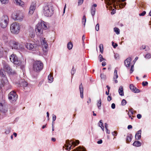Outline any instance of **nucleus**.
<instances>
[{"label": "nucleus", "instance_id": "nucleus-41", "mask_svg": "<svg viewBox=\"0 0 151 151\" xmlns=\"http://www.w3.org/2000/svg\"><path fill=\"white\" fill-rule=\"evenodd\" d=\"M56 119V116L54 115L53 114L52 115V124H54V121Z\"/></svg>", "mask_w": 151, "mask_h": 151}, {"label": "nucleus", "instance_id": "nucleus-64", "mask_svg": "<svg viewBox=\"0 0 151 151\" xmlns=\"http://www.w3.org/2000/svg\"><path fill=\"white\" fill-rule=\"evenodd\" d=\"M52 141L53 142H55L56 141V139L54 138H52L51 139Z\"/></svg>", "mask_w": 151, "mask_h": 151}, {"label": "nucleus", "instance_id": "nucleus-12", "mask_svg": "<svg viewBox=\"0 0 151 151\" xmlns=\"http://www.w3.org/2000/svg\"><path fill=\"white\" fill-rule=\"evenodd\" d=\"M10 47H22V45L20 44L14 40H11L9 42Z\"/></svg>", "mask_w": 151, "mask_h": 151}, {"label": "nucleus", "instance_id": "nucleus-14", "mask_svg": "<svg viewBox=\"0 0 151 151\" xmlns=\"http://www.w3.org/2000/svg\"><path fill=\"white\" fill-rule=\"evenodd\" d=\"M7 108L4 104L0 103V111L3 113H6L7 111Z\"/></svg>", "mask_w": 151, "mask_h": 151}, {"label": "nucleus", "instance_id": "nucleus-40", "mask_svg": "<svg viewBox=\"0 0 151 151\" xmlns=\"http://www.w3.org/2000/svg\"><path fill=\"white\" fill-rule=\"evenodd\" d=\"M67 47H73V45L72 43L71 42H69L67 44Z\"/></svg>", "mask_w": 151, "mask_h": 151}, {"label": "nucleus", "instance_id": "nucleus-30", "mask_svg": "<svg viewBox=\"0 0 151 151\" xmlns=\"http://www.w3.org/2000/svg\"><path fill=\"white\" fill-rule=\"evenodd\" d=\"M118 77L117 74H114V76L113 78V80L115 82V83H118V81L116 80V79L118 78Z\"/></svg>", "mask_w": 151, "mask_h": 151}, {"label": "nucleus", "instance_id": "nucleus-19", "mask_svg": "<svg viewBox=\"0 0 151 151\" xmlns=\"http://www.w3.org/2000/svg\"><path fill=\"white\" fill-rule=\"evenodd\" d=\"M41 42L42 47H48V44L45 40V38L41 40Z\"/></svg>", "mask_w": 151, "mask_h": 151}, {"label": "nucleus", "instance_id": "nucleus-46", "mask_svg": "<svg viewBox=\"0 0 151 151\" xmlns=\"http://www.w3.org/2000/svg\"><path fill=\"white\" fill-rule=\"evenodd\" d=\"M76 70L74 69V67H73L71 71L72 75H73L75 73Z\"/></svg>", "mask_w": 151, "mask_h": 151}, {"label": "nucleus", "instance_id": "nucleus-47", "mask_svg": "<svg viewBox=\"0 0 151 151\" xmlns=\"http://www.w3.org/2000/svg\"><path fill=\"white\" fill-rule=\"evenodd\" d=\"M112 45L113 46V47H116L118 46V45L116 43H114L113 42H112Z\"/></svg>", "mask_w": 151, "mask_h": 151}, {"label": "nucleus", "instance_id": "nucleus-61", "mask_svg": "<svg viewBox=\"0 0 151 151\" xmlns=\"http://www.w3.org/2000/svg\"><path fill=\"white\" fill-rule=\"evenodd\" d=\"M132 128V126L131 125H129L128 126L127 128L128 129H131Z\"/></svg>", "mask_w": 151, "mask_h": 151}, {"label": "nucleus", "instance_id": "nucleus-54", "mask_svg": "<svg viewBox=\"0 0 151 151\" xmlns=\"http://www.w3.org/2000/svg\"><path fill=\"white\" fill-rule=\"evenodd\" d=\"M137 118L138 119H140L142 117V116H141V114H138L137 115Z\"/></svg>", "mask_w": 151, "mask_h": 151}, {"label": "nucleus", "instance_id": "nucleus-28", "mask_svg": "<svg viewBox=\"0 0 151 151\" xmlns=\"http://www.w3.org/2000/svg\"><path fill=\"white\" fill-rule=\"evenodd\" d=\"M86 17L85 15H84L82 19V24L84 25V26L85 27V24L86 22Z\"/></svg>", "mask_w": 151, "mask_h": 151}, {"label": "nucleus", "instance_id": "nucleus-52", "mask_svg": "<svg viewBox=\"0 0 151 151\" xmlns=\"http://www.w3.org/2000/svg\"><path fill=\"white\" fill-rule=\"evenodd\" d=\"M112 134L114 136H116L117 135V133L116 131H114L112 132Z\"/></svg>", "mask_w": 151, "mask_h": 151}, {"label": "nucleus", "instance_id": "nucleus-32", "mask_svg": "<svg viewBox=\"0 0 151 151\" xmlns=\"http://www.w3.org/2000/svg\"><path fill=\"white\" fill-rule=\"evenodd\" d=\"M101 99H100V100L98 101L97 103V105L98 107V108L99 109H101Z\"/></svg>", "mask_w": 151, "mask_h": 151}, {"label": "nucleus", "instance_id": "nucleus-57", "mask_svg": "<svg viewBox=\"0 0 151 151\" xmlns=\"http://www.w3.org/2000/svg\"><path fill=\"white\" fill-rule=\"evenodd\" d=\"M99 122L100 123V124H99V126L100 125V126L101 127H102L103 126V124L102 122V121L101 120H100L99 121Z\"/></svg>", "mask_w": 151, "mask_h": 151}, {"label": "nucleus", "instance_id": "nucleus-58", "mask_svg": "<svg viewBox=\"0 0 151 151\" xmlns=\"http://www.w3.org/2000/svg\"><path fill=\"white\" fill-rule=\"evenodd\" d=\"M98 144H101L102 142V140L101 139H100L97 142Z\"/></svg>", "mask_w": 151, "mask_h": 151}, {"label": "nucleus", "instance_id": "nucleus-50", "mask_svg": "<svg viewBox=\"0 0 151 151\" xmlns=\"http://www.w3.org/2000/svg\"><path fill=\"white\" fill-rule=\"evenodd\" d=\"M99 23H97L96 26V28H95V29L97 31H98L99 30Z\"/></svg>", "mask_w": 151, "mask_h": 151}, {"label": "nucleus", "instance_id": "nucleus-17", "mask_svg": "<svg viewBox=\"0 0 151 151\" xmlns=\"http://www.w3.org/2000/svg\"><path fill=\"white\" fill-rule=\"evenodd\" d=\"M141 132L142 131L141 130H139L137 132L135 135V138L136 139L139 140L140 139L141 137Z\"/></svg>", "mask_w": 151, "mask_h": 151}, {"label": "nucleus", "instance_id": "nucleus-9", "mask_svg": "<svg viewBox=\"0 0 151 151\" xmlns=\"http://www.w3.org/2000/svg\"><path fill=\"white\" fill-rule=\"evenodd\" d=\"M10 59L11 62L19 66L21 64V62L18 59L17 56L14 54H12L10 57Z\"/></svg>", "mask_w": 151, "mask_h": 151}, {"label": "nucleus", "instance_id": "nucleus-36", "mask_svg": "<svg viewBox=\"0 0 151 151\" xmlns=\"http://www.w3.org/2000/svg\"><path fill=\"white\" fill-rule=\"evenodd\" d=\"M127 103L126 101L124 99H123L122 101L121 104L122 106H124Z\"/></svg>", "mask_w": 151, "mask_h": 151}, {"label": "nucleus", "instance_id": "nucleus-38", "mask_svg": "<svg viewBox=\"0 0 151 151\" xmlns=\"http://www.w3.org/2000/svg\"><path fill=\"white\" fill-rule=\"evenodd\" d=\"M4 52L3 49H0V57H2L4 55Z\"/></svg>", "mask_w": 151, "mask_h": 151}, {"label": "nucleus", "instance_id": "nucleus-44", "mask_svg": "<svg viewBox=\"0 0 151 151\" xmlns=\"http://www.w3.org/2000/svg\"><path fill=\"white\" fill-rule=\"evenodd\" d=\"M142 84L143 86H145L147 85L148 83L147 81H143L142 83Z\"/></svg>", "mask_w": 151, "mask_h": 151}, {"label": "nucleus", "instance_id": "nucleus-7", "mask_svg": "<svg viewBox=\"0 0 151 151\" xmlns=\"http://www.w3.org/2000/svg\"><path fill=\"white\" fill-rule=\"evenodd\" d=\"M20 27L19 24L16 22L13 23L11 25L10 29L12 32L14 34H18L19 32Z\"/></svg>", "mask_w": 151, "mask_h": 151}, {"label": "nucleus", "instance_id": "nucleus-48", "mask_svg": "<svg viewBox=\"0 0 151 151\" xmlns=\"http://www.w3.org/2000/svg\"><path fill=\"white\" fill-rule=\"evenodd\" d=\"M83 0H78V5H81L83 4Z\"/></svg>", "mask_w": 151, "mask_h": 151}, {"label": "nucleus", "instance_id": "nucleus-33", "mask_svg": "<svg viewBox=\"0 0 151 151\" xmlns=\"http://www.w3.org/2000/svg\"><path fill=\"white\" fill-rule=\"evenodd\" d=\"M21 85L23 87H26L27 86L28 83L27 82L25 81H24L22 82Z\"/></svg>", "mask_w": 151, "mask_h": 151}, {"label": "nucleus", "instance_id": "nucleus-11", "mask_svg": "<svg viewBox=\"0 0 151 151\" xmlns=\"http://www.w3.org/2000/svg\"><path fill=\"white\" fill-rule=\"evenodd\" d=\"M12 17L13 19L15 20L21 21L23 19L24 16L22 13L19 12L16 13V14H12Z\"/></svg>", "mask_w": 151, "mask_h": 151}, {"label": "nucleus", "instance_id": "nucleus-51", "mask_svg": "<svg viewBox=\"0 0 151 151\" xmlns=\"http://www.w3.org/2000/svg\"><path fill=\"white\" fill-rule=\"evenodd\" d=\"M112 99V97L110 96H109L107 97V100L109 101H111Z\"/></svg>", "mask_w": 151, "mask_h": 151}, {"label": "nucleus", "instance_id": "nucleus-20", "mask_svg": "<svg viewBox=\"0 0 151 151\" xmlns=\"http://www.w3.org/2000/svg\"><path fill=\"white\" fill-rule=\"evenodd\" d=\"M0 75L1 77H3L2 79H6V75L5 72L3 69H1L0 70Z\"/></svg>", "mask_w": 151, "mask_h": 151}, {"label": "nucleus", "instance_id": "nucleus-23", "mask_svg": "<svg viewBox=\"0 0 151 151\" xmlns=\"http://www.w3.org/2000/svg\"><path fill=\"white\" fill-rule=\"evenodd\" d=\"M79 90H80V92L81 97L82 99L83 97V86H82V83H81L79 86Z\"/></svg>", "mask_w": 151, "mask_h": 151}, {"label": "nucleus", "instance_id": "nucleus-6", "mask_svg": "<svg viewBox=\"0 0 151 151\" xmlns=\"http://www.w3.org/2000/svg\"><path fill=\"white\" fill-rule=\"evenodd\" d=\"M2 64L4 70L10 75H14L16 74V72L15 71L13 70L8 64L5 61H2Z\"/></svg>", "mask_w": 151, "mask_h": 151}, {"label": "nucleus", "instance_id": "nucleus-3", "mask_svg": "<svg viewBox=\"0 0 151 151\" xmlns=\"http://www.w3.org/2000/svg\"><path fill=\"white\" fill-rule=\"evenodd\" d=\"M47 29L46 23L42 21L40 22H39L36 25L35 31L37 35L39 36L42 34L43 29L46 30Z\"/></svg>", "mask_w": 151, "mask_h": 151}, {"label": "nucleus", "instance_id": "nucleus-26", "mask_svg": "<svg viewBox=\"0 0 151 151\" xmlns=\"http://www.w3.org/2000/svg\"><path fill=\"white\" fill-rule=\"evenodd\" d=\"M119 92L120 95L121 96H123L124 95L123 88L122 86H120L119 89Z\"/></svg>", "mask_w": 151, "mask_h": 151}, {"label": "nucleus", "instance_id": "nucleus-55", "mask_svg": "<svg viewBox=\"0 0 151 151\" xmlns=\"http://www.w3.org/2000/svg\"><path fill=\"white\" fill-rule=\"evenodd\" d=\"M111 107L112 109H114L115 107V105L114 103H112L111 105Z\"/></svg>", "mask_w": 151, "mask_h": 151}, {"label": "nucleus", "instance_id": "nucleus-49", "mask_svg": "<svg viewBox=\"0 0 151 151\" xmlns=\"http://www.w3.org/2000/svg\"><path fill=\"white\" fill-rule=\"evenodd\" d=\"M146 14V12L145 11H143L142 13L139 14V16H144Z\"/></svg>", "mask_w": 151, "mask_h": 151}, {"label": "nucleus", "instance_id": "nucleus-34", "mask_svg": "<svg viewBox=\"0 0 151 151\" xmlns=\"http://www.w3.org/2000/svg\"><path fill=\"white\" fill-rule=\"evenodd\" d=\"M99 61L100 62H101L105 60V59L102 56L101 54H100L99 55Z\"/></svg>", "mask_w": 151, "mask_h": 151}, {"label": "nucleus", "instance_id": "nucleus-21", "mask_svg": "<svg viewBox=\"0 0 151 151\" xmlns=\"http://www.w3.org/2000/svg\"><path fill=\"white\" fill-rule=\"evenodd\" d=\"M132 135L131 134H128L127 136L126 141L127 143H129L132 140Z\"/></svg>", "mask_w": 151, "mask_h": 151}, {"label": "nucleus", "instance_id": "nucleus-16", "mask_svg": "<svg viewBox=\"0 0 151 151\" xmlns=\"http://www.w3.org/2000/svg\"><path fill=\"white\" fill-rule=\"evenodd\" d=\"M129 88L130 90L134 93H138L140 91L139 90L134 86L132 84L129 85Z\"/></svg>", "mask_w": 151, "mask_h": 151}, {"label": "nucleus", "instance_id": "nucleus-10", "mask_svg": "<svg viewBox=\"0 0 151 151\" xmlns=\"http://www.w3.org/2000/svg\"><path fill=\"white\" fill-rule=\"evenodd\" d=\"M79 141L78 140H76V142H72L69 141V140H67L66 141V145H65V147H67V149L68 150H70L71 148V147L72 145L76 146L79 143Z\"/></svg>", "mask_w": 151, "mask_h": 151}, {"label": "nucleus", "instance_id": "nucleus-56", "mask_svg": "<svg viewBox=\"0 0 151 151\" xmlns=\"http://www.w3.org/2000/svg\"><path fill=\"white\" fill-rule=\"evenodd\" d=\"M116 13V10L115 9H113L111 12L112 14H114Z\"/></svg>", "mask_w": 151, "mask_h": 151}, {"label": "nucleus", "instance_id": "nucleus-37", "mask_svg": "<svg viewBox=\"0 0 151 151\" xmlns=\"http://www.w3.org/2000/svg\"><path fill=\"white\" fill-rule=\"evenodd\" d=\"M0 1L2 4H6L9 2V0H0Z\"/></svg>", "mask_w": 151, "mask_h": 151}, {"label": "nucleus", "instance_id": "nucleus-27", "mask_svg": "<svg viewBox=\"0 0 151 151\" xmlns=\"http://www.w3.org/2000/svg\"><path fill=\"white\" fill-rule=\"evenodd\" d=\"M2 39L4 41L5 43H6L8 42V38L6 34H4L2 36Z\"/></svg>", "mask_w": 151, "mask_h": 151}, {"label": "nucleus", "instance_id": "nucleus-39", "mask_svg": "<svg viewBox=\"0 0 151 151\" xmlns=\"http://www.w3.org/2000/svg\"><path fill=\"white\" fill-rule=\"evenodd\" d=\"M11 129L10 128H7L5 131V133L6 134H9L11 132Z\"/></svg>", "mask_w": 151, "mask_h": 151}, {"label": "nucleus", "instance_id": "nucleus-1", "mask_svg": "<svg viewBox=\"0 0 151 151\" xmlns=\"http://www.w3.org/2000/svg\"><path fill=\"white\" fill-rule=\"evenodd\" d=\"M52 6L49 3H45L43 5L42 12L43 15L47 17H50L53 14Z\"/></svg>", "mask_w": 151, "mask_h": 151}, {"label": "nucleus", "instance_id": "nucleus-22", "mask_svg": "<svg viewBox=\"0 0 151 151\" xmlns=\"http://www.w3.org/2000/svg\"><path fill=\"white\" fill-rule=\"evenodd\" d=\"M24 46L25 47H36L37 46L35 44L31 43H30L27 42L24 44Z\"/></svg>", "mask_w": 151, "mask_h": 151}, {"label": "nucleus", "instance_id": "nucleus-8", "mask_svg": "<svg viewBox=\"0 0 151 151\" xmlns=\"http://www.w3.org/2000/svg\"><path fill=\"white\" fill-rule=\"evenodd\" d=\"M9 100L11 102H15L18 98V95L14 91H12L8 95Z\"/></svg>", "mask_w": 151, "mask_h": 151}, {"label": "nucleus", "instance_id": "nucleus-59", "mask_svg": "<svg viewBox=\"0 0 151 151\" xmlns=\"http://www.w3.org/2000/svg\"><path fill=\"white\" fill-rule=\"evenodd\" d=\"M100 49V51L101 53H102L103 52L104 48H99Z\"/></svg>", "mask_w": 151, "mask_h": 151}, {"label": "nucleus", "instance_id": "nucleus-25", "mask_svg": "<svg viewBox=\"0 0 151 151\" xmlns=\"http://www.w3.org/2000/svg\"><path fill=\"white\" fill-rule=\"evenodd\" d=\"M141 143L139 141H135L133 144V145L136 147H139L141 145Z\"/></svg>", "mask_w": 151, "mask_h": 151}, {"label": "nucleus", "instance_id": "nucleus-29", "mask_svg": "<svg viewBox=\"0 0 151 151\" xmlns=\"http://www.w3.org/2000/svg\"><path fill=\"white\" fill-rule=\"evenodd\" d=\"M48 79L49 82L50 83H52L53 81V77L50 74L48 76Z\"/></svg>", "mask_w": 151, "mask_h": 151}, {"label": "nucleus", "instance_id": "nucleus-35", "mask_svg": "<svg viewBox=\"0 0 151 151\" xmlns=\"http://www.w3.org/2000/svg\"><path fill=\"white\" fill-rule=\"evenodd\" d=\"M77 151H86V150L85 148L79 147Z\"/></svg>", "mask_w": 151, "mask_h": 151}, {"label": "nucleus", "instance_id": "nucleus-4", "mask_svg": "<svg viewBox=\"0 0 151 151\" xmlns=\"http://www.w3.org/2000/svg\"><path fill=\"white\" fill-rule=\"evenodd\" d=\"M43 63L40 60L35 61L33 64V70L36 72H39L43 69Z\"/></svg>", "mask_w": 151, "mask_h": 151}, {"label": "nucleus", "instance_id": "nucleus-5", "mask_svg": "<svg viewBox=\"0 0 151 151\" xmlns=\"http://www.w3.org/2000/svg\"><path fill=\"white\" fill-rule=\"evenodd\" d=\"M9 23V19L6 15H3L0 19V25L1 28H5L6 27Z\"/></svg>", "mask_w": 151, "mask_h": 151}, {"label": "nucleus", "instance_id": "nucleus-2", "mask_svg": "<svg viewBox=\"0 0 151 151\" xmlns=\"http://www.w3.org/2000/svg\"><path fill=\"white\" fill-rule=\"evenodd\" d=\"M105 2L107 5L110 6L109 8L110 10L112 9V5L114 8H116V5H119L120 8H123L125 6L126 4V2H121L120 0H105Z\"/></svg>", "mask_w": 151, "mask_h": 151}, {"label": "nucleus", "instance_id": "nucleus-31", "mask_svg": "<svg viewBox=\"0 0 151 151\" xmlns=\"http://www.w3.org/2000/svg\"><path fill=\"white\" fill-rule=\"evenodd\" d=\"M114 31L115 32L116 34L118 35L120 33V30L117 27H115L114 28Z\"/></svg>", "mask_w": 151, "mask_h": 151}, {"label": "nucleus", "instance_id": "nucleus-45", "mask_svg": "<svg viewBox=\"0 0 151 151\" xmlns=\"http://www.w3.org/2000/svg\"><path fill=\"white\" fill-rule=\"evenodd\" d=\"M42 50L44 53H46L48 50V48H42Z\"/></svg>", "mask_w": 151, "mask_h": 151}, {"label": "nucleus", "instance_id": "nucleus-63", "mask_svg": "<svg viewBox=\"0 0 151 151\" xmlns=\"http://www.w3.org/2000/svg\"><path fill=\"white\" fill-rule=\"evenodd\" d=\"M117 70L116 69H115L114 70V74H117Z\"/></svg>", "mask_w": 151, "mask_h": 151}, {"label": "nucleus", "instance_id": "nucleus-53", "mask_svg": "<svg viewBox=\"0 0 151 151\" xmlns=\"http://www.w3.org/2000/svg\"><path fill=\"white\" fill-rule=\"evenodd\" d=\"M85 37L84 35H83L82 37V41H83V46H84V40L85 39Z\"/></svg>", "mask_w": 151, "mask_h": 151}, {"label": "nucleus", "instance_id": "nucleus-13", "mask_svg": "<svg viewBox=\"0 0 151 151\" xmlns=\"http://www.w3.org/2000/svg\"><path fill=\"white\" fill-rule=\"evenodd\" d=\"M36 5L35 3H32L29 9V14L30 15L32 14L34 12L36 8Z\"/></svg>", "mask_w": 151, "mask_h": 151}, {"label": "nucleus", "instance_id": "nucleus-18", "mask_svg": "<svg viewBox=\"0 0 151 151\" xmlns=\"http://www.w3.org/2000/svg\"><path fill=\"white\" fill-rule=\"evenodd\" d=\"M14 3L17 5L23 7L24 5V3L21 0H14Z\"/></svg>", "mask_w": 151, "mask_h": 151}, {"label": "nucleus", "instance_id": "nucleus-43", "mask_svg": "<svg viewBox=\"0 0 151 151\" xmlns=\"http://www.w3.org/2000/svg\"><path fill=\"white\" fill-rule=\"evenodd\" d=\"M151 54H150V53H148V54H147L145 55V57L146 58H147V59L150 58H151Z\"/></svg>", "mask_w": 151, "mask_h": 151}, {"label": "nucleus", "instance_id": "nucleus-60", "mask_svg": "<svg viewBox=\"0 0 151 151\" xmlns=\"http://www.w3.org/2000/svg\"><path fill=\"white\" fill-rule=\"evenodd\" d=\"M106 65V63L104 61L102 63V65L103 66H105Z\"/></svg>", "mask_w": 151, "mask_h": 151}, {"label": "nucleus", "instance_id": "nucleus-42", "mask_svg": "<svg viewBox=\"0 0 151 151\" xmlns=\"http://www.w3.org/2000/svg\"><path fill=\"white\" fill-rule=\"evenodd\" d=\"M134 70V65H132L131 66V67L130 70V73H132Z\"/></svg>", "mask_w": 151, "mask_h": 151}, {"label": "nucleus", "instance_id": "nucleus-62", "mask_svg": "<svg viewBox=\"0 0 151 151\" xmlns=\"http://www.w3.org/2000/svg\"><path fill=\"white\" fill-rule=\"evenodd\" d=\"M106 132L107 133H108V134H109L110 133V131L108 130L107 129H106Z\"/></svg>", "mask_w": 151, "mask_h": 151}, {"label": "nucleus", "instance_id": "nucleus-15", "mask_svg": "<svg viewBox=\"0 0 151 151\" xmlns=\"http://www.w3.org/2000/svg\"><path fill=\"white\" fill-rule=\"evenodd\" d=\"M131 60V58L130 57L124 60V65L126 67H129L130 66Z\"/></svg>", "mask_w": 151, "mask_h": 151}, {"label": "nucleus", "instance_id": "nucleus-24", "mask_svg": "<svg viewBox=\"0 0 151 151\" xmlns=\"http://www.w3.org/2000/svg\"><path fill=\"white\" fill-rule=\"evenodd\" d=\"M91 12L92 17L93 19L96 12L95 8L93 6H91Z\"/></svg>", "mask_w": 151, "mask_h": 151}]
</instances>
